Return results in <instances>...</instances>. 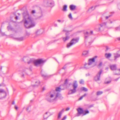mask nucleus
I'll return each mask as SVG.
<instances>
[{
	"label": "nucleus",
	"mask_w": 120,
	"mask_h": 120,
	"mask_svg": "<svg viewBox=\"0 0 120 120\" xmlns=\"http://www.w3.org/2000/svg\"><path fill=\"white\" fill-rule=\"evenodd\" d=\"M7 29L8 31H12L13 30V28L10 25H9L7 27Z\"/></svg>",
	"instance_id": "nucleus-21"
},
{
	"label": "nucleus",
	"mask_w": 120,
	"mask_h": 120,
	"mask_svg": "<svg viewBox=\"0 0 120 120\" xmlns=\"http://www.w3.org/2000/svg\"><path fill=\"white\" fill-rule=\"evenodd\" d=\"M54 26H57V25L56 24H55L54 25Z\"/></svg>",
	"instance_id": "nucleus-58"
},
{
	"label": "nucleus",
	"mask_w": 120,
	"mask_h": 120,
	"mask_svg": "<svg viewBox=\"0 0 120 120\" xmlns=\"http://www.w3.org/2000/svg\"><path fill=\"white\" fill-rule=\"evenodd\" d=\"M119 78H117V79H115L114 80H115V81H117L118 80V79H119Z\"/></svg>",
	"instance_id": "nucleus-53"
},
{
	"label": "nucleus",
	"mask_w": 120,
	"mask_h": 120,
	"mask_svg": "<svg viewBox=\"0 0 120 120\" xmlns=\"http://www.w3.org/2000/svg\"><path fill=\"white\" fill-rule=\"evenodd\" d=\"M78 86L77 82L76 81H74L73 82L72 85V87L73 89H71L69 90L68 93V94H73L75 93L76 91V89Z\"/></svg>",
	"instance_id": "nucleus-3"
},
{
	"label": "nucleus",
	"mask_w": 120,
	"mask_h": 120,
	"mask_svg": "<svg viewBox=\"0 0 120 120\" xmlns=\"http://www.w3.org/2000/svg\"><path fill=\"white\" fill-rule=\"evenodd\" d=\"M78 112L76 114V116H79L81 114L83 115V112L84 111L83 109L81 108H79L77 109Z\"/></svg>",
	"instance_id": "nucleus-10"
},
{
	"label": "nucleus",
	"mask_w": 120,
	"mask_h": 120,
	"mask_svg": "<svg viewBox=\"0 0 120 120\" xmlns=\"http://www.w3.org/2000/svg\"><path fill=\"white\" fill-rule=\"evenodd\" d=\"M94 8L92 6L91 7H90V8L89 9V10H90L92 9L93 8Z\"/></svg>",
	"instance_id": "nucleus-44"
},
{
	"label": "nucleus",
	"mask_w": 120,
	"mask_h": 120,
	"mask_svg": "<svg viewBox=\"0 0 120 120\" xmlns=\"http://www.w3.org/2000/svg\"><path fill=\"white\" fill-rule=\"evenodd\" d=\"M29 60H30V58L27 57H24L23 59V60L25 62H27Z\"/></svg>",
	"instance_id": "nucleus-18"
},
{
	"label": "nucleus",
	"mask_w": 120,
	"mask_h": 120,
	"mask_svg": "<svg viewBox=\"0 0 120 120\" xmlns=\"http://www.w3.org/2000/svg\"><path fill=\"white\" fill-rule=\"evenodd\" d=\"M23 15L25 20L24 21V25L27 28H29L35 26V23L33 19L29 16L28 12L23 13Z\"/></svg>",
	"instance_id": "nucleus-2"
},
{
	"label": "nucleus",
	"mask_w": 120,
	"mask_h": 120,
	"mask_svg": "<svg viewBox=\"0 0 120 120\" xmlns=\"http://www.w3.org/2000/svg\"><path fill=\"white\" fill-rule=\"evenodd\" d=\"M30 34L29 33L26 32V36H27L28 37H29V35H30Z\"/></svg>",
	"instance_id": "nucleus-35"
},
{
	"label": "nucleus",
	"mask_w": 120,
	"mask_h": 120,
	"mask_svg": "<svg viewBox=\"0 0 120 120\" xmlns=\"http://www.w3.org/2000/svg\"><path fill=\"white\" fill-rule=\"evenodd\" d=\"M66 68V67L65 66H64V67L62 68L63 69H65Z\"/></svg>",
	"instance_id": "nucleus-52"
},
{
	"label": "nucleus",
	"mask_w": 120,
	"mask_h": 120,
	"mask_svg": "<svg viewBox=\"0 0 120 120\" xmlns=\"http://www.w3.org/2000/svg\"><path fill=\"white\" fill-rule=\"evenodd\" d=\"M67 6L66 5H64L63 7V11H66L67 10Z\"/></svg>",
	"instance_id": "nucleus-25"
},
{
	"label": "nucleus",
	"mask_w": 120,
	"mask_h": 120,
	"mask_svg": "<svg viewBox=\"0 0 120 120\" xmlns=\"http://www.w3.org/2000/svg\"><path fill=\"white\" fill-rule=\"evenodd\" d=\"M86 95L87 94H85L83 95H82V96L83 97H85V96H86Z\"/></svg>",
	"instance_id": "nucleus-46"
},
{
	"label": "nucleus",
	"mask_w": 120,
	"mask_h": 120,
	"mask_svg": "<svg viewBox=\"0 0 120 120\" xmlns=\"http://www.w3.org/2000/svg\"><path fill=\"white\" fill-rule=\"evenodd\" d=\"M106 24V22H104L100 24H99L96 26L95 29L97 31H99L101 30V28L105 26Z\"/></svg>",
	"instance_id": "nucleus-7"
},
{
	"label": "nucleus",
	"mask_w": 120,
	"mask_h": 120,
	"mask_svg": "<svg viewBox=\"0 0 120 120\" xmlns=\"http://www.w3.org/2000/svg\"><path fill=\"white\" fill-rule=\"evenodd\" d=\"M70 108L69 107H68L66 109V110L67 111L69 110Z\"/></svg>",
	"instance_id": "nucleus-45"
},
{
	"label": "nucleus",
	"mask_w": 120,
	"mask_h": 120,
	"mask_svg": "<svg viewBox=\"0 0 120 120\" xmlns=\"http://www.w3.org/2000/svg\"><path fill=\"white\" fill-rule=\"evenodd\" d=\"M112 21H110V24H111V23H112Z\"/></svg>",
	"instance_id": "nucleus-64"
},
{
	"label": "nucleus",
	"mask_w": 120,
	"mask_h": 120,
	"mask_svg": "<svg viewBox=\"0 0 120 120\" xmlns=\"http://www.w3.org/2000/svg\"><path fill=\"white\" fill-rule=\"evenodd\" d=\"M31 68H30L28 69L27 68H24L21 71V72L22 75V76L23 77L24 75L26 74L27 75H29L32 73Z\"/></svg>",
	"instance_id": "nucleus-4"
},
{
	"label": "nucleus",
	"mask_w": 120,
	"mask_h": 120,
	"mask_svg": "<svg viewBox=\"0 0 120 120\" xmlns=\"http://www.w3.org/2000/svg\"><path fill=\"white\" fill-rule=\"evenodd\" d=\"M0 93H4L6 94V92L4 90L2 89H0Z\"/></svg>",
	"instance_id": "nucleus-33"
},
{
	"label": "nucleus",
	"mask_w": 120,
	"mask_h": 120,
	"mask_svg": "<svg viewBox=\"0 0 120 120\" xmlns=\"http://www.w3.org/2000/svg\"><path fill=\"white\" fill-rule=\"evenodd\" d=\"M110 67L112 70H115L116 69V64H113L110 66Z\"/></svg>",
	"instance_id": "nucleus-14"
},
{
	"label": "nucleus",
	"mask_w": 120,
	"mask_h": 120,
	"mask_svg": "<svg viewBox=\"0 0 120 120\" xmlns=\"http://www.w3.org/2000/svg\"><path fill=\"white\" fill-rule=\"evenodd\" d=\"M89 52L88 51H85L83 52L82 54L84 56H86L88 53Z\"/></svg>",
	"instance_id": "nucleus-23"
},
{
	"label": "nucleus",
	"mask_w": 120,
	"mask_h": 120,
	"mask_svg": "<svg viewBox=\"0 0 120 120\" xmlns=\"http://www.w3.org/2000/svg\"><path fill=\"white\" fill-rule=\"evenodd\" d=\"M68 17L71 20L73 18L72 16L71 13H70L68 15Z\"/></svg>",
	"instance_id": "nucleus-31"
},
{
	"label": "nucleus",
	"mask_w": 120,
	"mask_h": 120,
	"mask_svg": "<svg viewBox=\"0 0 120 120\" xmlns=\"http://www.w3.org/2000/svg\"><path fill=\"white\" fill-rule=\"evenodd\" d=\"M47 112H46L45 114L44 115V119H46L48 117V116H45L47 114Z\"/></svg>",
	"instance_id": "nucleus-32"
},
{
	"label": "nucleus",
	"mask_w": 120,
	"mask_h": 120,
	"mask_svg": "<svg viewBox=\"0 0 120 120\" xmlns=\"http://www.w3.org/2000/svg\"><path fill=\"white\" fill-rule=\"evenodd\" d=\"M33 101V100H31L30 101V102L31 103H32V102Z\"/></svg>",
	"instance_id": "nucleus-61"
},
{
	"label": "nucleus",
	"mask_w": 120,
	"mask_h": 120,
	"mask_svg": "<svg viewBox=\"0 0 120 120\" xmlns=\"http://www.w3.org/2000/svg\"><path fill=\"white\" fill-rule=\"evenodd\" d=\"M97 57V56H95L94 57L91 59H90L89 60V62L88 64H85L84 68L86 69L88 68V67H86L87 66L90 65L92 64L95 62V58H96Z\"/></svg>",
	"instance_id": "nucleus-8"
},
{
	"label": "nucleus",
	"mask_w": 120,
	"mask_h": 120,
	"mask_svg": "<svg viewBox=\"0 0 120 120\" xmlns=\"http://www.w3.org/2000/svg\"><path fill=\"white\" fill-rule=\"evenodd\" d=\"M15 104V102L14 101H13V102H12V104Z\"/></svg>",
	"instance_id": "nucleus-63"
},
{
	"label": "nucleus",
	"mask_w": 120,
	"mask_h": 120,
	"mask_svg": "<svg viewBox=\"0 0 120 120\" xmlns=\"http://www.w3.org/2000/svg\"><path fill=\"white\" fill-rule=\"evenodd\" d=\"M79 39L77 38H74L72 39L70 43L67 44V47L69 48L73 45L75 44L76 43L78 42Z\"/></svg>",
	"instance_id": "nucleus-5"
},
{
	"label": "nucleus",
	"mask_w": 120,
	"mask_h": 120,
	"mask_svg": "<svg viewBox=\"0 0 120 120\" xmlns=\"http://www.w3.org/2000/svg\"><path fill=\"white\" fill-rule=\"evenodd\" d=\"M71 85V83H68V79H66L65 80L64 84L60 85V86L61 88V86H63L64 87H65L66 88H67L69 87Z\"/></svg>",
	"instance_id": "nucleus-11"
},
{
	"label": "nucleus",
	"mask_w": 120,
	"mask_h": 120,
	"mask_svg": "<svg viewBox=\"0 0 120 120\" xmlns=\"http://www.w3.org/2000/svg\"><path fill=\"white\" fill-rule=\"evenodd\" d=\"M118 9L120 10V3L118 4Z\"/></svg>",
	"instance_id": "nucleus-40"
},
{
	"label": "nucleus",
	"mask_w": 120,
	"mask_h": 120,
	"mask_svg": "<svg viewBox=\"0 0 120 120\" xmlns=\"http://www.w3.org/2000/svg\"><path fill=\"white\" fill-rule=\"evenodd\" d=\"M57 21L58 22H60L61 21V20H57Z\"/></svg>",
	"instance_id": "nucleus-60"
},
{
	"label": "nucleus",
	"mask_w": 120,
	"mask_h": 120,
	"mask_svg": "<svg viewBox=\"0 0 120 120\" xmlns=\"http://www.w3.org/2000/svg\"><path fill=\"white\" fill-rule=\"evenodd\" d=\"M43 30L42 29L39 30L37 31V33L39 34H41L43 33Z\"/></svg>",
	"instance_id": "nucleus-27"
},
{
	"label": "nucleus",
	"mask_w": 120,
	"mask_h": 120,
	"mask_svg": "<svg viewBox=\"0 0 120 120\" xmlns=\"http://www.w3.org/2000/svg\"><path fill=\"white\" fill-rule=\"evenodd\" d=\"M117 39L118 40H119V41H120V37H118V38H117Z\"/></svg>",
	"instance_id": "nucleus-51"
},
{
	"label": "nucleus",
	"mask_w": 120,
	"mask_h": 120,
	"mask_svg": "<svg viewBox=\"0 0 120 120\" xmlns=\"http://www.w3.org/2000/svg\"><path fill=\"white\" fill-rule=\"evenodd\" d=\"M45 62V61L42 59H40L34 60V63L35 66H38L40 64H43Z\"/></svg>",
	"instance_id": "nucleus-6"
},
{
	"label": "nucleus",
	"mask_w": 120,
	"mask_h": 120,
	"mask_svg": "<svg viewBox=\"0 0 120 120\" xmlns=\"http://www.w3.org/2000/svg\"><path fill=\"white\" fill-rule=\"evenodd\" d=\"M29 109V108L28 107L26 109V111H28V110Z\"/></svg>",
	"instance_id": "nucleus-56"
},
{
	"label": "nucleus",
	"mask_w": 120,
	"mask_h": 120,
	"mask_svg": "<svg viewBox=\"0 0 120 120\" xmlns=\"http://www.w3.org/2000/svg\"><path fill=\"white\" fill-rule=\"evenodd\" d=\"M69 33L67 31L65 34L66 36L63 38V40L64 41H65L69 39L70 37L69 35Z\"/></svg>",
	"instance_id": "nucleus-12"
},
{
	"label": "nucleus",
	"mask_w": 120,
	"mask_h": 120,
	"mask_svg": "<svg viewBox=\"0 0 120 120\" xmlns=\"http://www.w3.org/2000/svg\"><path fill=\"white\" fill-rule=\"evenodd\" d=\"M102 64V63L101 62L98 65V68L100 67H101Z\"/></svg>",
	"instance_id": "nucleus-36"
},
{
	"label": "nucleus",
	"mask_w": 120,
	"mask_h": 120,
	"mask_svg": "<svg viewBox=\"0 0 120 120\" xmlns=\"http://www.w3.org/2000/svg\"><path fill=\"white\" fill-rule=\"evenodd\" d=\"M82 88V90L85 91L86 92L88 91V89L85 87H83Z\"/></svg>",
	"instance_id": "nucleus-30"
},
{
	"label": "nucleus",
	"mask_w": 120,
	"mask_h": 120,
	"mask_svg": "<svg viewBox=\"0 0 120 120\" xmlns=\"http://www.w3.org/2000/svg\"><path fill=\"white\" fill-rule=\"evenodd\" d=\"M83 98V96H82L79 99V100H81Z\"/></svg>",
	"instance_id": "nucleus-43"
},
{
	"label": "nucleus",
	"mask_w": 120,
	"mask_h": 120,
	"mask_svg": "<svg viewBox=\"0 0 120 120\" xmlns=\"http://www.w3.org/2000/svg\"><path fill=\"white\" fill-rule=\"evenodd\" d=\"M79 82L80 84H83L84 83V81L83 80L81 79L80 80Z\"/></svg>",
	"instance_id": "nucleus-34"
},
{
	"label": "nucleus",
	"mask_w": 120,
	"mask_h": 120,
	"mask_svg": "<svg viewBox=\"0 0 120 120\" xmlns=\"http://www.w3.org/2000/svg\"><path fill=\"white\" fill-rule=\"evenodd\" d=\"M75 6L73 5H70L69 7L70 9L71 10H74L75 9Z\"/></svg>",
	"instance_id": "nucleus-17"
},
{
	"label": "nucleus",
	"mask_w": 120,
	"mask_h": 120,
	"mask_svg": "<svg viewBox=\"0 0 120 120\" xmlns=\"http://www.w3.org/2000/svg\"><path fill=\"white\" fill-rule=\"evenodd\" d=\"M93 105H90V106H89V107L90 108V107H93Z\"/></svg>",
	"instance_id": "nucleus-57"
},
{
	"label": "nucleus",
	"mask_w": 120,
	"mask_h": 120,
	"mask_svg": "<svg viewBox=\"0 0 120 120\" xmlns=\"http://www.w3.org/2000/svg\"><path fill=\"white\" fill-rule=\"evenodd\" d=\"M66 118V116H65L61 120H65Z\"/></svg>",
	"instance_id": "nucleus-41"
},
{
	"label": "nucleus",
	"mask_w": 120,
	"mask_h": 120,
	"mask_svg": "<svg viewBox=\"0 0 120 120\" xmlns=\"http://www.w3.org/2000/svg\"><path fill=\"white\" fill-rule=\"evenodd\" d=\"M15 19H16V20H17L18 19V17L17 16H16L15 17Z\"/></svg>",
	"instance_id": "nucleus-54"
},
{
	"label": "nucleus",
	"mask_w": 120,
	"mask_h": 120,
	"mask_svg": "<svg viewBox=\"0 0 120 120\" xmlns=\"http://www.w3.org/2000/svg\"><path fill=\"white\" fill-rule=\"evenodd\" d=\"M90 65H88L87 66H86V67H88V68H90V67L89 66Z\"/></svg>",
	"instance_id": "nucleus-62"
},
{
	"label": "nucleus",
	"mask_w": 120,
	"mask_h": 120,
	"mask_svg": "<svg viewBox=\"0 0 120 120\" xmlns=\"http://www.w3.org/2000/svg\"><path fill=\"white\" fill-rule=\"evenodd\" d=\"M109 49V48L107 47H106V49L105 50V51H107Z\"/></svg>",
	"instance_id": "nucleus-50"
},
{
	"label": "nucleus",
	"mask_w": 120,
	"mask_h": 120,
	"mask_svg": "<svg viewBox=\"0 0 120 120\" xmlns=\"http://www.w3.org/2000/svg\"><path fill=\"white\" fill-rule=\"evenodd\" d=\"M34 62L32 59L30 58V60H29L27 62L28 64H29L34 63Z\"/></svg>",
	"instance_id": "nucleus-24"
},
{
	"label": "nucleus",
	"mask_w": 120,
	"mask_h": 120,
	"mask_svg": "<svg viewBox=\"0 0 120 120\" xmlns=\"http://www.w3.org/2000/svg\"><path fill=\"white\" fill-rule=\"evenodd\" d=\"M41 76L44 78H47L48 77V76L46 73L45 72L41 71Z\"/></svg>",
	"instance_id": "nucleus-15"
},
{
	"label": "nucleus",
	"mask_w": 120,
	"mask_h": 120,
	"mask_svg": "<svg viewBox=\"0 0 120 120\" xmlns=\"http://www.w3.org/2000/svg\"><path fill=\"white\" fill-rule=\"evenodd\" d=\"M25 38H24L23 37H22L18 38H16V40L19 41H23Z\"/></svg>",
	"instance_id": "nucleus-22"
},
{
	"label": "nucleus",
	"mask_w": 120,
	"mask_h": 120,
	"mask_svg": "<svg viewBox=\"0 0 120 120\" xmlns=\"http://www.w3.org/2000/svg\"><path fill=\"white\" fill-rule=\"evenodd\" d=\"M35 83H37L38 84V85H35V86H38V85H39V84L40 83V82L39 81H38L37 82H35Z\"/></svg>",
	"instance_id": "nucleus-38"
},
{
	"label": "nucleus",
	"mask_w": 120,
	"mask_h": 120,
	"mask_svg": "<svg viewBox=\"0 0 120 120\" xmlns=\"http://www.w3.org/2000/svg\"><path fill=\"white\" fill-rule=\"evenodd\" d=\"M114 55L115 60L117 58L119 57L120 56V50L118 51L116 53H114Z\"/></svg>",
	"instance_id": "nucleus-13"
},
{
	"label": "nucleus",
	"mask_w": 120,
	"mask_h": 120,
	"mask_svg": "<svg viewBox=\"0 0 120 120\" xmlns=\"http://www.w3.org/2000/svg\"><path fill=\"white\" fill-rule=\"evenodd\" d=\"M109 68L108 67H106V68H105V69L106 70H108V69Z\"/></svg>",
	"instance_id": "nucleus-59"
},
{
	"label": "nucleus",
	"mask_w": 120,
	"mask_h": 120,
	"mask_svg": "<svg viewBox=\"0 0 120 120\" xmlns=\"http://www.w3.org/2000/svg\"><path fill=\"white\" fill-rule=\"evenodd\" d=\"M111 53H106L105 54V56L107 58H108L111 57Z\"/></svg>",
	"instance_id": "nucleus-19"
},
{
	"label": "nucleus",
	"mask_w": 120,
	"mask_h": 120,
	"mask_svg": "<svg viewBox=\"0 0 120 120\" xmlns=\"http://www.w3.org/2000/svg\"><path fill=\"white\" fill-rule=\"evenodd\" d=\"M111 82V81H108L107 82L105 81V84H108L109 83Z\"/></svg>",
	"instance_id": "nucleus-39"
},
{
	"label": "nucleus",
	"mask_w": 120,
	"mask_h": 120,
	"mask_svg": "<svg viewBox=\"0 0 120 120\" xmlns=\"http://www.w3.org/2000/svg\"><path fill=\"white\" fill-rule=\"evenodd\" d=\"M93 32L92 31H90V34H93Z\"/></svg>",
	"instance_id": "nucleus-49"
},
{
	"label": "nucleus",
	"mask_w": 120,
	"mask_h": 120,
	"mask_svg": "<svg viewBox=\"0 0 120 120\" xmlns=\"http://www.w3.org/2000/svg\"><path fill=\"white\" fill-rule=\"evenodd\" d=\"M62 114L61 112H60L59 113L58 116V119H60L61 117V116Z\"/></svg>",
	"instance_id": "nucleus-29"
},
{
	"label": "nucleus",
	"mask_w": 120,
	"mask_h": 120,
	"mask_svg": "<svg viewBox=\"0 0 120 120\" xmlns=\"http://www.w3.org/2000/svg\"><path fill=\"white\" fill-rule=\"evenodd\" d=\"M64 109H63L60 112H62H62H64Z\"/></svg>",
	"instance_id": "nucleus-47"
},
{
	"label": "nucleus",
	"mask_w": 120,
	"mask_h": 120,
	"mask_svg": "<svg viewBox=\"0 0 120 120\" xmlns=\"http://www.w3.org/2000/svg\"><path fill=\"white\" fill-rule=\"evenodd\" d=\"M103 93L102 91H99L97 92L96 94L97 95H99L102 94Z\"/></svg>",
	"instance_id": "nucleus-28"
},
{
	"label": "nucleus",
	"mask_w": 120,
	"mask_h": 120,
	"mask_svg": "<svg viewBox=\"0 0 120 120\" xmlns=\"http://www.w3.org/2000/svg\"><path fill=\"white\" fill-rule=\"evenodd\" d=\"M102 70H101L94 77V79L96 81H99L100 80V75L102 72Z\"/></svg>",
	"instance_id": "nucleus-9"
},
{
	"label": "nucleus",
	"mask_w": 120,
	"mask_h": 120,
	"mask_svg": "<svg viewBox=\"0 0 120 120\" xmlns=\"http://www.w3.org/2000/svg\"><path fill=\"white\" fill-rule=\"evenodd\" d=\"M89 113V112L87 110H85L84 111V112H83V113L82 116H84L87 113Z\"/></svg>",
	"instance_id": "nucleus-26"
},
{
	"label": "nucleus",
	"mask_w": 120,
	"mask_h": 120,
	"mask_svg": "<svg viewBox=\"0 0 120 120\" xmlns=\"http://www.w3.org/2000/svg\"><path fill=\"white\" fill-rule=\"evenodd\" d=\"M90 75V74L89 73H88L86 74V76H89Z\"/></svg>",
	"instance_id": "nucleus-48"
},
{
	"label": "nucleus",
	"mask_w": 120,
	"mask_h": 120,
	"mask_svg": "<svg viewBox=\"0 0 120 120\" xmlns=\"http://www.w3.org/2000/svg\"><path fill=\"white\" fill-rule=\"evenodd\" d=\"M84 34L85 38L86 39L88 37L89 34L88 32H86L84 33Z\"/></svg>",
	"instance_id": "nucleus-20"
},
{
	"label": "nucleus",
	"mask_w": 120,
	"mask_h": 120,
	"mask_svg": "<svg viewBox=\"0 0 120 120\" xmlns=\"http://www.w3.org/2000/svg\"><path fill=\"white\" fill-rule=\"evenodd\" d=\"M61 88L60 87L57 88L56 91H52L47 94L46 99L48 101L53 102L57 100V98H58L60 99H62L63 98L59 93H57L58 91L60 92Z\"/></svg>",
	"instance_id": "nucleus-1"
},
{
	"label": "nucleus",
	"mask_w": 120,
	"mask_h": 120,
	"mask_svg": "<svg viewBox=\"0 0 120 120\" xmlns=\"http://www.w3.org/2000/svg\"><path fill=\"white\" fill-rule=\"evenodd\" d=\"M15 109H18V107L17 106H16V105H15Z\"/></svg>",
	"instance_id": "nucleus-55"
},
{
	"label": "nucleus",
	"mask_w": 120,
	"mask_h": 120,
	"mask_svg": "<svg viewBox=\"0 0 120 120\" xmlns=\"http://www.w3.org/2000/svg\"><path fill=\"white\" fill-rule=\"evenodd\" d=\"M116 30H118L120 31V27H118L116 28Z\"/></svg>",
	"instance_id": "nucleus-37"
},
{
	"label": "nucleus",
	"mask_w": 120,
	"mask_h": 120,
	"mask_svg": "<svg viewBox=\"0 0 120 120\" xmlns=\"http://www.w3.org/2000/svg\"><path fill=\"white\" fill-rule=\"evenodd\" d=\"M107 15L106 14H105L103 15V16H104V18L106 19H108L109 17H111L112 15V14H110L108 16H106L105 15Z\"/></svg>",
	"instance_id": "nucleus-16"
},
{
	"label": "nucleus",
	"mask_w": 120,
	"mask_h": 120,
	"mask_svg": "<svg viewBox=\"0 0 120 120\" xmlns=\"http://www.w3.org/2000/svg\"><path fill=\"white\" fill-rule=\"evenodd\" d=\"M31 13L33 14L35 13V11L34 10H33L32 11H31Z\"/></svg>",
	"instance_id": "nucleus-42"
}]
</instances>
